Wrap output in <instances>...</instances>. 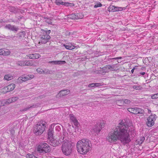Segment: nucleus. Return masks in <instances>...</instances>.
<instances>
[{
  "instance_id": "de8ad7c7",
  "label": "nucleus",
  "mask_w": 158,
  "mask_h": 158,
  "mask_svg": "<svg viewBox=\"0 0 158 158\" xmlns=\"http://www.w3.org/2000/svg\"><path fill=\"white\" fill-rule=\"evenodd\" d=\"M135 70V69L134 68H133L131 70V72L132 73H133L134 72V70Z\"/></svg>"
},
{
  "instance_id": "8fccbe9b",
  "label": "nucleus",
  "mask_w": 158,
  "mask_h": 158,
  "mask_svg": "<svg viewBox=\"0 0 158 158\" xmlns=\"http://www.w3.org/2000/svg\"><path fill=\"white\" fill-rule=\"evenodd\" d=\"M140 74L142 75H144L145 74V72H142L140 73Z\"/></svg>"
},
{
  "instance_id": "f03ea898",
  "label": "nucleus",
  "mask_w": 158,
  "mask_h": 158,
  "mask_svg": "<svg viewBox=\"0 0 158 158\" xmlns=\"http://www.w3.org/2000/svg\"><path fill=\"white\" fill-rule=\"evenodd\" d=\"M76 147L77 150L79 153L86 155L91 150L92 144L88 139H83L77 142Z\"/></svg>"
},
{
  "instance_id": "ea45409f",
  "label": "nucleus",
  "mask_w": 158,
  "mask_h": 158,
  "mask_svg": "<svg viewBox=\"0 0 158 158\" xmlns=\"http://www.w3.org/2000/svg\"><path fill=\"white\" fill-rule=\"evenodd\" d=\"M102 6V4L100 2H98L94 6V7L96 8L98 7H101Z\"/></svg>"
},
{
  "instance_id": "7c9ffc66",
  "label": "nucleus",
  "mask_w": 158,
  "mask_h": 158,
  "mask_svg": "<svg viewBox=\"0 0 158 158\" xmlns=\"http://www.w3.org/2000/svg\"><path fill=\"white\" fill-rule=\"evenodd\" d=\"M100 124L98 126H100L101 127V129L102 128H103L104 126L105 122L103 120L100 121Z\"/></svg>"
},
{
  "instance_id": "09e8293b",
  "label": "nucleus",
  "mask_w": 158,
  "mask_h": 158,
  "mask_svg": "<svg viewBox=\"0 0 158 158\" xmlns=\"http://www.w3.org/2000/svg\"><path fill=\"white\" fill-rule=\"evenodd\" d=\"M75 15H76V16H75V17H76L75 19H78V17H77V14H75Z\"/></svg>"
},
{
  "instance_id": "6e6d98bb",
  "label": "nucleus",
  "mask_w": 158,
  "mask_h": 158,
  "mask_svg": "<svg viewBox=\"0 0 158 158\" xmlns=\"http://www.w3.org/2000/svg\"><path fill=\"white\" fill-rule=\"evenodd\" d=\"M151 112V111L150 110L148 111V112Z\"/></svg>"
},
{
  "instance_id": "9d476101",
  "label": "nucleus",
  "mask_w": 158,
  "mask_h": 158,
  "mask_svg": "<svg viewBox=\"0 0 158 158\" xmlns=\"http://www.w3.org/2000/svg\"><path fill=\"white\" fill-rule=\"evenodd\" d=\"M108 11L109 12H115L122 11L125 9L124 7L114 6L112 5H110L108 7Z\"/></svg>"
},
{
  "instance_id": "6e6552de",
  "label": "nucleus",
  "mask_w": 158,
  "mask_h": 158,
  "mask_svg": "<svg viewBox=\"0 0 158 158\" xmlns=\"http://www.w3.org/2000/svg\"><path fill=\"white\" fill-rule=\"evenodd\" d=\"M156 118L155 114L151 115L148 117L147 122V124L148 127H151L154 125Z\"/></svg>"
},
{
  "instance_id": "864d4df0",
  "label": "nucleus",
  "mask_w": 158,
  "mask_h": 158,
  "mask_svg": "<svg viewBox=\"0 0 158 158\" xmlns=\"http://www.w3.org/2000/svg\"><path fill=\"white\" fill-rule=\"evenodd\" d=\"M55 158H63V157H56Z\"/></svg>"
},
{
  "instance_id": "ddd939ff",
  "label": "nucleus",
  "mask_w": 158,
  "mask_h": 158,
  "mask_svg": "<svg viewBox=\"0 0 158 158\" xmlns=\"http://www.w3.org/2000/svg\"><path fill=\"white\" fill-rule=\"evenodd\" d=\"M15 86L14 84H11L8 85L6 87H5L3 89L6 90V92H8L13 90Z\"/></svg>"
},
{
  "instance_id": "e433bc0d",
  "label": "nucleus",
  "mask_w": 158,
  "mask_h": 158,
  "mask_svg": "<svg viewBox=\"0 0 158 158\" xmlns=\"http://www.w3.org/2000/svg\"><path fill=\"white\" fill-rule=\"evenodd\" d=\"M151 98L152 99H156L158 98V93L152 95L151 96Z\"/></svg>"
},
{
  "instance_id": "58836bf2",
  "label": "nucleus",
  "mask_w": 158,
  "mask_h": 158,
  "mask_svg": "<svg viewBox=\"0 0 158 158\" xmlns=\"http://www.w3.org/2000/svg\"><path fill=\"white\" fill-rule=\"evenodd\" d=\"M35 107V106H34V105L32 106H28V107L24 108V109L23 110V111H26L27 110H28L30 109L31 108H34Z\"/></svg>"
},
{
  "instance_id": "0eeeda50",
  "label": "nucleus",
  "mask_w": 158,
  "mask_h": 158,
  "mask_svg": "<svg viewBox=\"0 0 158 158\" xmlns=\"http://www.w3.org/2000/svg\"><path fill=\"white\" fill-rule=\"evenodd\" d=\"M50 32V30H48L44 31V34L40 35V38L41 39V41H39L38 43L39 44L40 43L42 44L46 43L50 38V36L48 35Z\"/></svg>"
},
{
  "instance_id": "f257e3e1",
  "label": "nucleus",
  "mask_w": 158,
  "mask_h": 158,
  "mask_svg": "<svg viewBox=\"0 0 158 158\" xmlns=\"http://www.w3.org/2000/svg\"><path fill=\"white\" fill-rule=\"evenodd\" d=\"M130 127L125 120L120 121L118 126L108 134L107 140L110 143L117 144L120 141L125 145L131 141L130 135Z\"/></svg>"
},
{
  "instance_id": "473e14b6",
  "label": "nucleus",
  "mask_w": 158,
  "mask_h": 158,
  "mask_svg": "<svg viewBox=\"0 0 158 158\" xmlns=\"http://www.w3.org/2000/svg\"><path fill=\"white\" fill-rule=\"evenodd\" d=\"M26 56L27 57L29 58L30 59H34V54H30L27 55Z\"/></svg>"
},
{
  "instance_id": "423d86ee",
  "label": "nucleus",
  "mask_w": 158,
  "mask_h": 158,
  "mask_svg": "<svg viewBox=\"0 0 158 158\" xmlns=\"http://www.w3.org/2000/svg\"><path fill=\"white\" fill-rule=\"evenodd\" d=\"M68 134L66 132H64L63 135L60 138L59 140L58 139H55L51 141L50 144L53 146L56 147L58 146L60 142H63L65 139V137L68 136Z\"/></svg>"
},
{
  "instance_id": "72a5a7b5",
  "label": "nucleus",
  "mask_w": 158,
  "mask_h": 158,
  "mask_svg": "<svg viewBox=\"0 0 158 158\" xmlns=\"http://www.w3.org/2000/svg\"><path fill=\"white\" fill-rule=\"evenodd\" d=\"M77 14L78 19H81L84 16L82 13H79Z\"/></svg>"
},
{
  "instance_id": "c85d7f7f",
  "label": "nucleus",
  "mask_w": 158,
  "mask_h": 158,
  "mask_svg": "<svg viewBox=\"0 0 158 158\" xmlns=\"http://www.w3.org/2000/svg\"><path fill=\"white\" fill-rule=\"evenodd\" d=\"M134 89L136 90H141L142 89V87L140 85H135L133 86Z\"/></svg>"
},
{
  "instance_id": "39448f33",
  "label": "nucleus",
  "mask_w": 158,
  "mask_h": 158,
  "mask_svg": "<svg viewBox=\"0 0 158 158\" xmlns=\"http://www.w3.org/2000/svg\"><path fill=\"white\" fill-rule=\"evenodd\" d=\"M37 151L40 153H46L50 151V148L48 144L45 143H41L37 147Z\"/></svg>"
},
{
  "instance_id": "7ed1b4c3",
  "label": "nucleus",
  "mask_w": 158,
  "mask_h": 158,
  "mask_svg": "<svg viewBox=\"0 0 158 158\" xmlns=\"http://www.w3.org/2000/svg\"><path fill=\"white\" fill-rule=\"evenodd\" d=\"M67 137H65L61 146L62 152L66 156H69L72 153L73 149L71 142L68 139Z\"/></svg>"
},
{
  "instance_id": "4468645a",
  "label": "nucleus",
  "mask_w": 158,
  "mask_h": 158,
  "mask_svg": "<svg viewBox=\"0 0 158 158\" xmlns=\"http://www.w3.org/2000/svg\"><path fill=\"white\" fill-rule=\"evenodd\" d=\"M5 27L9 30L15 31H17L19 29L16 26L11 25L10 24L6 25L5 26Z\"/></svg>"
},
{
  "instance_id": "20e7f679",
  "label": "nucleus",
  "mask_w": 158,
  "mask_h": 158,
  "mask_svg": "<svg viewBox=\"0 0 158 158\" xmlns=\"http://www.w3.org/2000/svg\"><path fill=\"white\" fill-rule=\"evenodd\" d=\"M46 123L42 121L38 123L35 126L34 129V133L36 135H40L42 134L45 130Z\"/></svg>"
},
{
  "instance_id": "4c0bfd02",
  "label": "nucleus",
  "mask_w": 158,
  "mask_h": 158,
  "mask_svg": "<svg viewBox=\"0 0 158 158\" xmlns=\"http://www.w3.org/2000/svg\"><path fill=\"white\" fill-rule=\"evenodd\" d=\"M75 14H72L71 15H69V18H70V19H75Z\"/></svg>"
},
{
  "instance_id": "1a4fd4ad",
  "label": "nucleus",
  "mask_w": 158,
  "mask_h": 158,
  "mask_svg": "<svg viewBox=\"0 0 158 158\" xmlns=\"http://www.w3.org/2000/svg\"><path fill=\"white\" fill-rule=\"evenodd\" d=\"M127 110L130 113L135 114H142L143 112L142 109L137 107L129 108Z\"/></svg>"
},
{
  "instance_id": "2eb2a0df",
  "label": "nucleus",
  "mask_w": 158,
  "mask_h": 158,
  "mask_svg": "<svg viewBox=\"0 0 158 158\" xmlns=\"http://www.w3.org/2000/svg\"><path fill=\"white\" fill-rule=\"evenodd\" d=\"M70 119L72 121L74 124L76 126H78L79 123L76 119V118L74 117L73 114H70L69 115Z\"/></svg>"
},
{
  "instance_id": "2f4dec72",
  "label": "nucleus",
  "mask_w": 158,
  "mask_h": 158,
  "mask_svg": "<svg viewBox=\"0 0 158 158\" xmlns=\"http://www.w3.org/2000/svg\"><path fill=\"white\" fill-rule=\"evenodd\" d=\"M123 102H124V104L129 105L131 102L130 101L127 99H123Z\"/></svg>"
},
{
  "instance_id": "f3484780",
  "label": "nucleus",
  "mask_w": 158,
  "mask_h": 158,
  "mask_svg": "<svg viewBox=\"0 0 158 158\" xmlns=\"http://www.w3.org/2000/svg\"><path fill=\"white\" fill-rule=\"evenodd\" d=\"M70 93V91L69 89L63 90H61L58 94L59 96H62L68 94Z\"/></svg>"
},
{
  "instance_id": "5701e85b",
  "label": "nucleus",
  "mask_w": 158,
  "mask_h": 158,
  "mask_svg": "<svg viewBox=\"0 0 158 158\" xmlns=\"http://www.w3.org/2000/svg\"><path fill=\"white\" fill-rule=\"evenodd\" d=\"M13 78V76L11 74H7L5 75L4 79L5 80L9 81Z\"/></svg>"
},
{
  "instance_id": "49530a36",
  "label": "nucleus",
  "mask_w": 158,
  "mask_h": 158,
  "mask_svg": "<svg viewBox=\"0 0 158 158\" xmlns=\"http://www.w3.org/2000/svg\"><path fill=\"white\" fill-rule=\"evenodd\" d=\"M121 58H122V57H118L114 58H112V59H115V60H117V59H121Z\"/></svg>"
},
{
  "instance_id": "c756f323",
  "label": "nucleus",
  "mask_w": 158,
  "mask_h": 158,
  "mask_svg": "<svg viewBox=\"0 0 158 158\" xmlns=\"http://www.w3.org/2000/svg\"><path fill=\"white\" fill-rule=\"evenodd\" d=\"M27 158H38L31 154H27L26 155Z\"/></svg>"
},
{
  "instance_id": "a211bd4d",
  "label": "nucleus",
  "mask_w": 158,
  "mask_h": 158,
  "mask_svg": "<svg viewBox=\"0 0 158 158\" xmlns=\"http://www.w3.org/2000/svg\"><path fill=\"white\" fill-rule=\"evenodd\" d=\"M49 63L54 64H65L66 62L64 60H56L49 61Z\"/></svg>"
},
{
  "instance_id": "37998d69",
  "label": "nucleus",
  "mask_w": 158,
  "mask_h": 158,
  "mask_svg": "<svg viewBox=\"0 0 158 158\" xmlns=\"http://www.w3.org/2000/svg\"><path fill=\"white\" fill-rule=\"evenodd\" d=\"M45 21L48 23V24H51L52 23V22L50 19L48 18H46L45 19Z\"/></svg>"
},
{
  "instance_id": "c9c22d12",
  "label": "nucleus",
  "mask_w": 158,
  "mask_h": 158,
  "mask_svg": "<svg viewBox=\"0 0 158 158\" xmlns=\"http://www.w3.org/2000/svg\"><path fill=\"white\" fill-rule=\"evenodd\" d=\"M34 54V59H38L39 58H40L41 56L38 54V53H34V54Z\"/></svg>"
},
{
  "instance_id": "412c9836",
  "label": "nucleus",
  "mask_w": 158,
  "mask_h": 158,
  "mask_svg": "<svg viewBox=\"0 0 158 158\" xmlns=\"http://www.w3.org/2000/svg\"><path fill=\"white\" fill-rule=\"evenodd\" d=\"M64 46L65 48L68 50H72L75 48V46L71 43H68L67 44H64Z\"/></svg>"
},
{
  "instance_id": "79ce46f5",
  "label": "nucleus",
  "mask_w": 158,
  "mask_h": 158,
  "mask_svg": "<svg viewBox=\"0 0 158 158\" xmlns=\"http://www.w3.org/2000/svg\"><path fill=\"white\" fill-rule=\"evenodd\" d=\"M95 87L101 86L103 85V84L100 83H95Z\"/></svg>"
},
{
  "instance_id": "6ab92c4d",
  "label": "nucleus",
  "mask_w": 158,
  "mask_h": 158,
  "mask_svg": "<svg viewBox=\"0 0 158 158\" xmlns=\"http://www.w3.org/2000/svg\"><path fill=\"white\" fill-rule=\"evenodd\" d=\"M53 131L52 128H49L48 131V138L50 140L52 139L53 136Z\"/></svg>"
},
{
  "instance_id": "393cba45",
  "label": "nucleus",
  "mask_w": 158,
  "mask_h": 158,
  "mask_svg": "<svg viewBox=\"0 0 158 158\" xmlns=\"http://www.w3.org/2000/svg\"><path fill=\"white\" fill-rule=\"evenodd\" d=\"M25 60H21L18 61L17 62V64L21 66H25Z\"/></svg>"
},
{
  "instance_id": "603ef678",
  "label": "nucleus",
  "mask_w": 158,
  "mask_h": 158,
  "mask_svg": "<svg viewBox=\"0 0 158 158\" xmlns=\"http://www.w3.org/2000/svg\"><path fill=\"white\" fill-rule=\"evenodd\" d=\"M4 104L2 103L0 105V106H4Z\"/></svg>"
},
{
  "instance_id": "a18cd8bd",
  "label": "nucleus",
  "mask_w": 158,
  "mask_h": 158,
  "mask_svg": "<svg viewBox=\"0 0 158 158\" xmlns=\"http://www.w3.org/2000/svg\"><path fill=\"white\" fill-rule=\"evenodd\" d=\"M56 130H58V131H59L61 130L60 127L59 126H56Z\"/></svg>"
},
{
  "instance_id": "f8f14e48",
  "label": "nucleus",
  "mask_w": 158,
  "mask_h": 158,
  "mask_svg": "<svg viewBox=\"0 0 158 158\" xmlns=\"http://www.w3.org/2000/svg\"><path fill=\"white\" fill-rule=\"evenodd\" d=\"M55 3L57 5H61L66 6H74V4L73 3L68 2H63L61 0H56Z\"/></svg>"
},
{
  "instance_id": "a19ab883",
  "label": "nucleus",
  "mask_w": 158,
  "mask_h": 158,
  "mask_svg": "<svg viewBox=\"0 0 158 158\" xmlns=\"http://www.w3.org/2000/svg\"><path fill=\"white\" fill-rule=\"evenodd\" d=\"M44 72L43 74H49L51 73V71L48 69H45L43 70Z\"/></svg>"
},
{
  "instance_id": "4be33fe9",
  "label": "nucleus",
  "mask_w": 158,
  "mask_h": 158,
  "mask_svg": "<svg viewBox=\"0 0 158 158\" xmlns=\"http://www.w3.org/2000/svg\"><path fill=\"white\" fill-rule=\"evenodd\" d=\"M144 140L145 138L144 137H140L136 140V142L138 144H140L143 143Z\"/></svg>"
},
{
  "instance_id": "c03bdc74",
  "label": "nucleus",
  "mask_w": 158,
  "mask_h": 158,
  "mask_svg": "<svg viewBox=\"0 0 158 158\" xmlns=\"http://www.w3.org/2000/svg\"><path fill=\"white\" fill-rule=\"evenodd\" d=\"M95 83H92L90 84H89L88 85V87H95Z\"/></svg>"
},
{
  "instance_id": "3c124183",
  "label": "nucleus",
  "mask_w": 158,
  "mask_h": 158,
  "mask_svg": "<svg viewBox=\"0 0 158 158\" xmlns=\"http://www.w3.org/2000/svg\"><path fill=\"white\" fill-rule=\"evenodd\" d=\"M10 132L11 134H13L14 133V131H12Z\"/></svg>"
},
{
  "instance_id": "dca6fc26",
  "label": "nucleus",
  "mask_w": 158,
  "mask_h": 158,
  "mask_svg": "<svg viewBox=\"0 0 158 158\" xmlns=\"http://www.w3.org/2000/svg\"><path fill=\"white\" fill-rule=\"evenodd\" d=\"M10 54V52L9 51L7 50H5L3 49H0V55L6 56L9 55Z\"/></svg>"
},
{
  "instance_id": "bb28decb",
  "label": "nucleus",
  "mask_w": 158,
  "mask_h": 158,
  "mask_svg": "<svg viewBox=\"0 0 158 158\" xmlns=\"http://www.w3.org/2000/svg\"><path fill=\"white\" fill-rule=\"evenodd\" d=\"M25 66H31L33 65V63L31 60H25Z\"/></svg>"
},
{
  "instance_id": "b1692460",
  "label": "nucleus",
  "mask_w": 158,
  "mask_h": 158,
  "mask_svg": "<svg viewBox=\"0 0 158 158\" xmlns=\"http://www.w3.org/2000/svg\"><path fill=\"white\" fill-rule=\"evenodd\" d=\"M18 99L17 97H14L12 98H9L7 102L8 103H11L12 102H14L16 101Z\"/></svg>"
},
{
  "instance_id": "cd10ccee",
  "label": "nucleus",
  "mask_w": 158,
  "mask_h": 158,
  "mask_svg": "<svg viewBox=\"0 0 158 158\" xmlns=\"http://www.w3.org/2000/svg\"><path fill=\"white\" fill-rule=\"evenodd\" d=\"M116 104L117 105L121 106L124 105V102H123V100H119L117 101L116 102Z\"/></svg>"
},
{
  "instance_id": "a878e982",
  "label": "nucleus",
  "mask_w": 158,
  "mask_h": 158,
  "mask_svg": "<svg viewBox=\"0 0 158 158\" xmlns=\"http://www.w3.org/2000/svg\"><path fill=\"white\" fill-rule=\"evenodd\" d=\"M106 68L112 71L115 70L114 65H106Z\"/></svg>"
},
{
  "instance_id": "9b49d317",
  "label": "nucleus",
  "mask_w": 158,
  "mask_h": 158,
  "mask_svg": "<svg viewBox=\"0 0 158 158\" xmlns=\"http://www.w3.org/2000/svg\"><path fill=\"white\" fill-rule=\"evenodd\" d=\"M33 74H29L27 76H23L19 77L18 80L20 81H25L29 80L32 79L34 77Z\"/></svg>"
},
{
  "instance_id": "f704fd0d",
  "label": "nucleus",
  "mask_w": 158,
  "mask_h": 158,
  "mask_svg": "<svg viewBox=\"0 0 158 158\" xmlns=\"http://www.w3.org/2000/svg\"><path fill=\"white\" fill-rule=\"evenodd\" d=\"M36 71L38 73L40 74H43L44 73L43 72V70L40 68H37L36 69Z\"/></svg>"
},
{
  "instance_id": "aec40b11",
  "label": "nucleus",
  "mask_w": 158,
  "mask_h": 158,
  "mask_svg": "<svg viewBox=\"0 0 158 158\" xmlns=\"http://www.w3.org/2000/svg\"><path fill=\"white\" fill-rule=\"evenodd\" d=\"M101 130V127L100 126H95L93 128L92 132H93L94 133H96V134H98Z\"/></svg>"
},
{
  "instance_id": "5fc2aeb1",
  "label": "nucleus",
  "mask_w": 158,
  "mask_h": 158,
  "mask_svg": "<svg viewBox=\"0 0 158 158\" xmlns=\"http://www.w3.org/2000/svg\"><path fill=\"white\" fill-rule=\"evenodd\" d=\"M3 102H6V101L5 100H4V101H3Z\"/></svg>"
}]
</instances>
